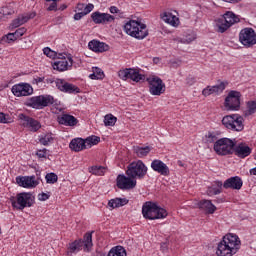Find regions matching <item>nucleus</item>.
Returning <instances> with one entry per match:
<instances>
[{
	"label": "nucleus",
	"mask_w": 256,
	"mask_h": 256,
	"mask_svg": "<svg viewBox=\"0 0 256 256\" xmlns=\"http://www.w3.org/2000/svg\"><path fill=\"white\" fill-rule=\"evenodd\" d=\"M241 249V239L237 234L228 233L223 236L218 243L216 255L217 256H233Z\"/></svg>",
	"instance_id": "obj_1"
},
{
	"label": "nucleus",
	"mask_w": 256,
	"mask_h": 256,
	"mask_svg": "<svg viewBox=\"0 0 256 256\" xmlns=\"http://www.w3.org/2000/svg\"><path fill=\"white\" fill-rule=\"evenodd\" d=\"M84 247V251L90 252L93 247V232H87L83 239H78L68 244L67 255H76Z\"/></svg>",
	"instance_id": "obj_2"
},
{
	"label": "nucleus",
	"mask_w": 256,
	"mask_h": 256,
	"mask_svg": "<svg viewBox=\"0 0 256 256\" xmlns=\"http://www.w3.org/2000/svg\"><path fill=\"white\" fill-rule=\"evenodd\" d=\"M124 31L130 37H135V39H145L149 35L147 31V25L142 24L139 21L129 20L124 25Z\"/></svg>",
	"instance_id": "obj_3"
},
{
	"label": "nucleus",
	"mask_w": 256,
	"mask_h": 256,
	"mask_svg": "<svg viewBox=\"0 0 256 256\" xmlns=\"http://www.w3.org/2000/svg\"><path fill=\"white\" fill-rule=\"evenodd\" d=\"M142 215L144 219H150L151 221H155V219H165L168 213L167 210L161 208V206H158L153 202H146L142 206Z\"/></svg>",
	"instance_id": "obj_4"
},
{
	"label": "nucleus",
	"mask_w": 256,
	"mask_h": 256,
	"mask_svg": "<svg viewBox=\"0 0 256 256\" xmlns=\"http://www.w3.org/2000/svg\"><path fill=\"white\" fill-rule=\"evenodd\" d=\"M10 202L14 209L23 211V209L35 205V196L30 192H21L16 197H11Z\"/></svg>",
	"instance_id": "obj_5"
},
{
	"label": "nucleus",
	"mask_w": 256,
	"mask_h": 256,
	"mask_svg": "<svg viewBox=\"0 0 256 256\" xmlns=\"http://www.w3.org/2000/svg\"><path fill=\"white\" fill-rule=\"evenodd\" d=\"M101 138L99 136H90L86 139L83 138H74L71 140L69 147L75 153H79V151H85V149H91L93 145L99 144Z\"/></svg>",
	"instance_id": "obj_6"
},
{
	"label": "nucleus",
	"mask_w": 256,
	"mask_h": 256,
	"mask_svg": "<svg viewBox=\"0 0 256 256\" xmlns=\"http://www.w3.org/2000/svg\"><path fill=\"white\" fill-rule=\"evenodd\" d=\"M239 16L235 15V13L228 11L226 12L222 18H218L216 20V31L217 33H225L230 27H233L235 23H239Z\"/></svg>",
	"instance_id": "obj_7"
},
{
	"label": "nucleus",
	"mask_w": 256,
	"mask_h": 256,
	"mask_svg": "<svg viewBox=\"0 0 256 256\" xmlns=\"http://www.w3.org/2000/svg\"><path fill=\"white\" fill-rule=\"evenodd\" d=\"M55 103V98L51 95H39L33 96L25 101L26 107H31L32 109H45Z\"/></svg>",
	"instance_id": "obj_8"
},
{
	"label": "nucleus",
	"mask_w": 256,
	"mask_h": 256,
	"mask_svg": "<svg viewBox=\"0 0 256 256\" xmlns=\"http://www.w3.org/2000/svg\"><path fill=\"white\" fill-rule=\"evenodd\" d=\"M237 142L229 138H221L214 143V151L220 156L233 155Z\"/></svg>",
	"instance_id": "obj_9"
},
{
	"label": "nucleus",
	"mask_w": 256,
	"mask_h": 256,
	"mask_svg": "<svg viewBox=\"0 0 256 256\" xmlns=\"http://www.w3.org/2000/svg\"><path fill=\"white\" fill-rule=\"evenodd\" d=\"M148 168L141 160L133 161L127 166L126 175L132 179H145Z\"/></svg>",
	"instance_id": "obj_10"
},
{
	"label": "nucleus",
	"mask_w": 256,
	"mask_h": 256,
	"mask_svg": "<svg viewBox=\"0 0 256 256\" xmlns=\"http://www.w3.org/2000/svg\"><path fill=\"white\" fill-rule=\"evenodd\" d=\"M224 106L227 111H239L241 108V92L230 91L225 98Z\"/></svg>",
	"instance_id": "obj_11"
},
{
	"label": "nucleus",
	"mask_w": 256,
	"mask_h": 256,
	"mask_svg": "<svg viewBox=\"0 0 256 256\" xmlns=\"http://www.w3.org/2000/svg\"><path fill=\"white\" fill-rule=\"evenodd\" d=\"M147 81L149 84V93L151 95L159 97L165 93V84L163 83V80L159 78V76H151L147 78Z\"/></svg>",
	"instance_id": "obj_12"
},
{
	"label": "nucleus",
	"mask_w": 256,
	"mask_h": 256,
	"mask_svg": "<svg viewBox=\"0 0 256 256\" xmlns=\"http://www.w3.org/2000/svg\"><path fill=\"white\" fill-rule=\"evenodd\" d=\"M239 41L244 47H253L256 45V33L253 28H244L240 31Z\"/></svg>",
	"instance_id": "obj_13"
},
{
	"label": "nucleus",
	"mask_w": 256,
	"mask_h": 256,
	"mask_svg": "<svg viewBox=\"0 0 256 256\" xmlns=\"http://www.w3.org/2000/svg\"><path fill=\"white\" fill-rule=\"evenodd\" d=\"M118 76L123 81H127V79H131L135 81V83H139V81L145 80V75L139 74V71L133 68H126L124 70H120L118 72Z\"/></svg>",
	"instance_id": "obj_14"
},
{
	"label": "nucleus",
	"mask_w": 256,
	"mask_h": 256,
	"mask_svg": "<svg viewBox=\"0 0 256 256\" xmlns=\"http://www.w3.org/2000/svg\"><path fill=\"white\" fill-rule=\"evenodd\" d=\"M11 91L15 97H29L33 95V86L29 83H19L12 86Z\"/></svg>",
	"instance_id": "obj_15"
},
{
	"label": "nucleus",
	"mask_w": 256,
	"mask_h": 256,
	"mask_svg": "<svg viewBox=\"0 0 256 256\" xmlns=\"http://www.w3.org/2000/svg\"><path fill=\"white\" fill-rule=\"evenodd\" d=\"M118 189L129 190L137 187V180L130 176L119 174L116 179Z\"/></svg>",
	"instance_id": "obj_16"
},
{
	"label": "nucleus",
	"mask_w": 256,
	"mask_h": 256,
	"mask_svg": "<svg viewBox=\"0 0 256 256\" xmlns=\"http://www.w3.org/2000/svg\"><path fill=\"white\" fill-rule=\"evenodd\" d=\"M56 87L62 93H69L73 95H77V93H81V89H79V87L59 78L56 79Z\"/></svg>",
	"instance_id": "obj_17"
},
{
	"label": "nucleus",
	"mask_w": 256,
	"mask_h": 256,
	"mask_svg": "<svg viewBox=\"0 0 256 256\" xmlns=\"http://www.w3.org/2000/svg\"><path fill=\"white\" fill-rule=\"evenodd\" d=\"M91 19L96 25H107V23H113L115 21V16L96 11L91 14Z\"/></svg>",
	"instance_id": "obj_18"
},
{
	"label": "nucleus",
	"mask_w": 256,
	"mask_h": 256,
	"mask_svg": "<svg viewBox=\"0 0 256 256\" xmlns=\"http://www.w3.org/2000/svg\"><path fill=\"white\" fill-rule=\"evenodd\" d=\"M16 183L24 189H33L39 185V180L35 176H18L16 177Z\"/></svg>",
	"instance_id": "obj_19"
},
{
	"label": "nucleus",
	"mask_w": 256,
	"mask_h": 256,
	"mask_svg": "<svg viewBox=\"0 0 256 256\" xmlns=\"http://www.w3.org/2000/svg\"><path fill=\"white\" fill-rule=\"evenodd\" d=\"M19 119L22 121L23 127H27L30 131L34 133L37 132L38 129H41V123L38 120H35L32 117H29L25 114H19Z\"/></svg>",
	"instance_id": "obj_20"
},
{
	"label": "nucleus",
	"mask_w": 256,
	"mask_h": 256,
	"mask_svg": "<svg viewBox=\"0 0 256 256\" xmlns=\"http://www.w3.org/2000/svg\"><path fill=\"white\" fill-rule=\"evenodd\" d=\"M151 169L156 173L163 175V177H169V166L159 159H155L151 162Z\"/></svg>",
	"instance_id": "obj_21"
},
{
	"label": "nucleus",
	"mask_w": 256,
	"mask_h": 256,
	"mask_svg": "<svg viewBox=\"0 0 256 256\" xmlns=\"http://www.w3.org/2000/svg\"><path fill=\"white\" fill-rule=\"evenodd\" d=\"M227 87V82H220L218 85L214 86H207L206 88L203 89L202 95L204 97H209V95H221L223 91H225V88Z\"/></svg>",
	"instance_id": "obj_22"
},
{
	"label": "nucleus",
	"mask_w": 256,
	"mask_h": 256,
	"mask_svg": "<svg viewBox=\"0 0 256 256\" xmlns=\"http://www.w3.org/2000/svg\"><path fill=\"white\" fill-rule=\"evenodd\" d=\"M88 47L91 51H94V53H105L110 49L107 43L98 40H91L88 43Z\"/></svg>",
	"instance_id": "obj_23"
},
{
	"label": "nucleus",
	"mask_w": 256,
	"mask_h": 256,
	"mask_svg": "<svg viewBox=\"0 0 256 256\" xmlns=\"http://www.w3.org/2000/svg\"><path fill=\"white\" fill-rule=\"evenodd\" d=\"M251 147L245 143L236 144L234 146V153L236 157H239L240 159H245V157H249L251 155Z\"/></svg>",
	"instance_id": "obj_24"
},
{
	"label": "nucleus",
	"mask_w": 256,
	"mask_h": 256,
	"mask_svg": "<svg viewBox=\"0 0 256 256\" xmlns=\"http://www.w3.org/2000/svg\"><path fill=\"white\" fill-rule=\"evenodd\" d=\"M241 187H243V180L239 176L228 178L223 184L224 189H236L239 191Z\"/></svg>",
	"instance_id": "obj_25"
},
{
	"label": "nucleus",
	"mask_w": 256,
	"mask_h": 256,
	"mask_svg": "<svg viewBox=\"0 0 256 256\" xmlns=\"http://www.w3.org/2000/svg\"><path fill=\"white\" fill-rule=\"evenodd\" d=\"M60 125H65L66 127H75L79 121L75 116L69 114H63L60 118H58Z\"/></svg>",
	"instance_id": "obj_26"
},
{
	"label": "nucleus",
	"mask_w": 256,
	"mask_h": 256,
	"mask_svg": "<svg viewBox=\"0 0 256 256\" xmlns=\"http://www.w3.org/2000/svg\"><path fill=\"white\" fill-rule=\"evenodd\" d=\"M199 209H202L203 211H206L209 215H213L215 211H217V207L213 205V202L211 200H201L198 202Z\"/></svg>",
	"instance_id": "obj_27"
},
{
	"label": "nucleus",
	"mask_w": 256,
	"mask_h": 256,
	"mask_svg": "<svg viewBox=\"0 0 256 256\" xmlns=\"http://www.w3.org/2000/svg\"><path fill=\"white\" fill-rule=\"evenodd\" d=\"M237 123L238 127H239V120L235 119V114H232V115H226L223 117L222 119V125H224V127L226 129H229L230 131H233V129H235V124L233 123Z\"/></svg>",
	"instance_id": "obj_28"
},
{
	"label": "nucleus",
	"mask_w": 256,
	"mask_h": 256,
	"mask_svg": "<svg viewBox=\"0 0 256 256\" xmlns=\"http://www.w3.org/2000/svg\"><path fill=\"white\" fill-rule=\"evenodd\" d=\"M127 203H129L127 198H114L108 201V207L110 209H117L119 207H124Z\"/></svg>",
	"instance_id": "obj_29"
},
{
	"label": "nucleus",
	"mask_w": 256,
	"mask_h": 256,
	"mask_svg": "<svg viewBox=\"0 0 256 256\" xmlns=\"http://www.w3.org/2000/svg\"><path fill=\"white\" fill-rule=\"evenodd\" d=\"M162 19L165 21V23L172 25V27H177V25H179V18L169 12H165L162 16Z\"/></svg>",
	"instance_id": "obj_30"
},
{
	"label": "nucleus",
	"mask_w": 256,
	"mask_h": 256,
	"mask_svg": "<svg viewBox=\"0 0 256 256\" xmlns=\"http://www.w3.org/2000/svg\"><path fill=\"white\" fill-rule=\"evenodd\" d=\"M68 67H69V62L67 61L65 56H63L61 60H58L53 64V69H55L56 71H67Z\"/></svg>",
	"instance_id": "obj_31"
},
{
	"label": "nucleus",
	"mask_w": 256,
	"mask_h": 256,
	"mask_svg": "<svg viewBox=\"0 0 256 256\" xmlns=\"http://www.w3.org/2000/svg\"><path fill=\"white\" fill-rule=\"evenodd\" d=\"M134 153H136L137 157L142 159V157H147L149 155V153H151V147L136 146V147H134Z\"/></svg>",
	"instance_id": "obj_32"
},
{
	"label": "nucleus",
	"mask_w": 256,
	"mask_h": 256,
	"mask_svg": "<svg viewBox=\"0 0 256 256\" xmlns=\"http://www.w3.org/2000/svg\"><path fill=\"white\" fill-rule=\"evenodd\" d=\"M107 256H127V250L123 246H115L108 252Z\"/></svg>",
	"instance_id": "obj_33"
},
{
	"label": "nucleus",
	"mask_w": 256,
	"mask_h": 256,
	"mask_svg": "<svg viewBox=\"0 0 256 256\" xmlns=\"http://www.w3.org/2000/svg\"><path fill=\"white\" fill-rule=\"evenodd\" d=\"M89 77L93 80H101L105 79V73L103 70L99 67H93L92 68V73L89 75Z\"/></svg>",
	"instance_id": "obj_34"
},
{
	"label": "nucleus",
	"mask_w": 256,
	"mask_h": 256,
	"mask_svg": "<svg viewBox=\"0 0 256 256\" xmlns=\"http://www.w3.org/2000/svg\"><path fill=\"white\" fill-rule=\"evenodd\" d=\"M234 119L238 120V123L240 125H237V121L233 122V125L235 128H233V131H243V129H245V124H243V122L245 121V119H243V116L239 115V114H234Z\"/></svg>",
	"instance_id": "obj_35"
},
{
	"label": "nucleus",
	"mask_w": 256,
	"mask_h": 256,
	"mask_svg": "<svg viewBox=\"0 0 256 256\" xmlns=\"http://www.w3.org/2000/svg\"><path fill=\"white\" fill-rule=\"evenodd\" d=\"M246 105H247V110L244 112V116L250 117V115H255L256 101H248Z\"/></svg>",
	"instance_id": "obj_36"
},
{
	"label": "nucleus",
	"mask_w": 256,
	"mask_h": 256,
	"mask_svg": "<svg viewBox=\"0 0 256 256\" xmlns=\"http://www.w3.org/2000/svg\"><path fill=\"white\" fill-rule=\"evenodd\" d=\"M53 141V134H44L39 136V143L41 145H44L45 147H47V145H49L50 143H53Z\"/></svg>",
	"instance_id": "obj_37"
},
{
	"label": "nucleus",
	"mask_w": 256,
	"mask_h": 256,
	"mask_svg": "<svg viewBox=\"0 0 256 256\" xmlns=\"http://www.w3.org/2000/svg\"><path fill=\"white\" fill-rule=\"evenodd\" d=\"M195 39H197V36L195 35V33L192 32V33L186 34L183 38H180L178 41L179 43H184L185 45H189V43H193Z\"/></svg>",
	"instance_id": "obj_38"
},
{
	"label": "nucleus",
	"mask_w": 256,
	"mask_h": 256,
	"mask_svg": "<svg viewBox=\"0 0 256 256\" xmlns=\"http://www.w3.org/2000/svg\"><path fill=\"white\" fill-rule=\"evenodd\" d=\"M117 123V117L113 116V114H107L104 117V124L106 127H113Z\"/></svg>",
	"instance_id": "obj_39"
},
{
	"label": "nucleus",
	"mask_w": 256,
	"mask_h": 256,
	"mask_svg": "<svg viewBox=\"0 0 256 256\" xmlns=\"http://www.w3.org/2000/svg\"><path fill=\"white\" fill-rule=\"evenodd\" d=\"M89 173L92 175L102 176L105 175V167L103 166H92L89 168Z\"/></svg>",
	"instance_id": "obj_40"
},
{
	"label": "nucleus",
	"mask_w": 256,
	"mask_h": 256,
	"mask_svg": "<svg viewBox=\"0 0 256 256\" xmlns=\"http://www.w3.org/2000/svg\"><path fill=\"white\" fill-rule=\"evenodd\" d=\"M45 179H46V183H48L49 185H54V183H57V181H59V176L51 172L46 174Z\"/></svg>",
	"instance_id": "obj_41"
},
{
	"label": "nucleus",
	"mask_w": 256,
	"mask_h": 256,
	"mask_svg": "<svg viewBox=\"0 0 256 256\" xmlns=\"http://www.w3.org/2000/svg\"><path fill=\"white\" fill-rule=\"evenodd\" d=\"M17 36L14 33H8L6 36L2 37L0 43L3 45L4 43H11V41H17Z\"/></svg>",
	"instance_id": "obj_42"
},
{
	"label": "nucleus",
	"mask_w": 256,
	"mask_h": 256,
	"mask_svg": "<svg viewBox=\"0 0 256 256\" xmlns=\"http://www.w3.org/2000/svg\"><path fill=\"white\" fill-rule=\"evenodd\" d=\"M36 15L37 14L35 12H31L29 14L21 15L18 17L20 18V21H22V24L25 25V23H27V21H29L30 19H35Z\"/></svg>",
	"instance_id": "obj_43"
},
{
	"label": "nucleus",
	"mask_w": 256,
	"mask_h": 256,
	"mask_svg": "<svg viewBox=\"0 0 256 256\" xmlns=\"http://www.w3.org/2000/svg\"><path fill=\"white\" fill-rule=\"evenodd\" d=\"M43 53L44 55H46V57H49L50 59H55V57H57V52L51 50V48L49 47L44 48Z\"/></svg>",
	"instance_id": "obj_44"
},
{
	"label": "nucleus",
	"mask_w": 256,
	"mask_h": 256,
	"mask_svg": "<svg viewBox=\"0 0 256 256\" xmlns=\"http://www.w3.org/2000/svg\"><path fill=\"white\" fill-rule=\"evenodd\" d=\"M220 193H222V190L217 189L216 187H209L207 190V195H209L210 197L213 195H220Z\"/></svg>",
	"instance_id": "obj_45"
},
{
	"label": "nucleus",
	"mask_w": 256,
	"mask_h": 256,
	"mask_svg": "<svg viewBox=\"0 0 256 256\" xmlns=\"http://www.w3.org/2000/svg\"><path fill=\"white\" fill-rule=\"evenodd\" d=\"M93 9H95V5H93L92 3H89L87 5L84 4V11H82L85 15H89V13H91V11H93Z\"/></svg>",
	"instance_id": "obj_46"
},
{
	"label": "nucleus",
	"mask_w": 256,
	"mask_h": 256,
	"mask_svg": "<svg viewBox=\"0 0 256 256\" xmlns=\"http://www.w3.org/2000/svg\"><path fill=\"white\" fill-rule=\"evenodd\" d=\"M23 25V22L21 21V18L18 16V18L14 19L11 23L12 29H17V27H21Z\"/></svg>",
	"instance_id": "obj_47"
},
{
	"label": "nucleus",
	"mask_w": 256,
	"mask_h": 256,
	"mask_svg": "<svg viewBox=\"0 0 256 256\" xmlns=\"http://www.w3.org/2000/svg\"><path fill=\"white\" fill-rule=\"evenodd\" d=\"M14 33L16 35V38L19 39V37H23L25 33H27V28L25 27L19 28Z\"/></svg>",
	"instance_id": "obj_48"
},
{
	"label": "nucleus",
	"mask_w": 256,
	"mask_h": 256,
	"mask_svg": "<svg viewBox=\"0 0 256 256\" xmlns=\"http://www.w3.org/2000/svg\"><path fill=\"white\" fill-rule=\"evenodd\" d=\"M0 123H4V124L10 123L9 117L3 112H0Z\"/></svg>",
	"instance_id": "obj_49"
},
{
	"label": "nucleus",
	"mask_w": 256,
	"mask_h": 256,
	"mask_svg": "<svg viewBox=\"0 0 256 256\" xmlns=\"http://www.w3.org/2000/svg\"><path fill=\"white\" fill-rule=\"evenodd\" d=\"M37 157H39V159H45L47 158V149H43V150H39L36 153Z\"/></svg>",
	"instance_id": "obj_50"
},
{
	"label": "nucleus",
	"mask_w": 256,
	"mask_h": 256,
	"mask_svg": "<svg viewBox=\"0 0 256 256\" xmlns=\"http://www.w3.org/2000/svg\"><path fill=\"white\" fill-rule=\"evenodd\" d=\"M224 183L222 181H214L212 184V187H215L216 189H219V191H222Z\"/></svg>",
	"instance_id": "obj_51"
},
{
	"label": "nucleus",
	"mask_w": 256,
	"mask_h": 256,
	"mask_svg": "<svg viewBox=\"0 0 256 256\" xmlns=\"http://www.w3.org/2000/svg\"><path fill=\"white\" fill-rule=\"evenodd\" d=\"M196 82L197 80L193 76H188L186 78V83L189 85V87H191L192 85H195Z\"/></svg>",
	"instance_id": "obj_52"
},
{
	"label": "nucleus",
	"mask_w": 256,
	"mask_h": 256,
	"mask_svg": "<svg viewBox=\"0 0 256 256\" xmlns=\"http://www.w3.org/2000/svg\"><path fill=\"white\" fill-rule=\"evenodd\" d=\"M49 197H50V195L45 192L38 194L39 201H47V199H49Z\"/></svg>",
	"instance_id": "obj_53"
},
{
	"label": "nucleus",
	"mask_w": 256,
	"mask_h": 256,
	"mask_svg": "<svg viewBox=\"0 0 256 256\" xmlns=\"http://www.w3.org/2000/svg\"><path fill=\"white\" fill-rule=\"evenodd\" d=\"M160 249L162 253H167V251H169V245L167 244V242L161 243Z\"/></svg>",
	"instance_id": "obj_54"
},
{
	"label": "nucleus",
	"mask_w": 256,
	"mask_h": 256,
	"mask_svg": "<svg viewBox=\"0 0 256 256\" xmlns=\"http://www.w3.org/2000/svg\"><path fill=\"white\" fill-rule=\"evenodd\" d=\"M45 81V77H36L33 79L32 83L34 85H39V83H43Z\"/></svg>",
	"instance_id": "obj_55"
},
{
	"label": "nucleus",
	"mask_w": 256,
	"mask_h": 256,
	"mask_svg": "<svg viewBox=\"0 0 256 256\" xmlns=\"http://www.w3.org/2000/svg\"><path fill=\"white\" fill-rule=\"evenodd\" d=\"M85 17V14L83 12H78L74 15V20L75 21H81Z\"/></svg>",
	"instance_id": "obj_56"
},
{
	"label": "nucleus",
	"mask_w": 256,
	"mask_h": 256,
	"mask_svg": "<svg viewBox=\"0 0 256 256\" xmlns=\"http://www.w3.org/2000/svg\"><path fill=\"white\" fill-rule=\"evenodd\" d=\"M45 81L49 85H55V87H57V79L55 80V78H47Z\"/></svg>",
	"instance_id": "obj_57"
},
{
	"label": "nucleus",
	"mask_w": 256,
	"mask_h": 256,
	"mask_svg": "<svg viewBox=\"0 0 256 256\" xmlns=\"http://www.w3.org/2000/svg\"><path fill=\"white\" fill-rule=\"evenodd\" d=\"M109 11L112 14L119 13V8H117L116 6H111Z\"/></svg>",
	"instance_id": "obj_58"
},
{
	"label": "nucleus",
	"mask_w": 256,
	"mask_h": 256,
	"mask_svg": "<svg viewBox=\"0 0 256 256\" xmlns=\"http://www.w3.org/2000/svg\"><path fill=\"white\" fill-rule=\"evenodd\" d=\"M77 9H78V11H84V9H85V4H83V3H78Z\"/></svg>",
	"instance_id": "obj_59"
},
{
	"label": "nucleus",
	"mask_w": 256,
	"mask_h": 256,
	"mask_svg": "<svg viewBox=\"0 0 256 256\" xmlns=\"http://www.w3.org/2000/svg\"><path fill=\"white\" fill-rule=\"evenodd\" d=\"M92 256H107V255H105V253H103V252H101V251L96 250V252H94V253L92 254Z\"/></svg>",
	"instance_id": "obj_60"
},
{
	"label": "nucleus",
	"mask_w": 256,
	"mask_h": 256,
	"mask_svg": "<svg viewBox=\"0 0 256 256\" xmlns=\"http://www.w3.org/2000/svg\"><path fill=\"white\" fill-rule=\"evenodd\" d=\"M225 1V3H239L241 0H222Z\"/></svg>",
	"instance_id": "obj_61"
},
{
	"label": "nucleus",
	"mask_w": 256,
	"mask_h": 256,
	"mask_svg": "<svg viewBox=\"0 0 256 256\" xmlns=\"http://www.w3.org/2000/svg\"><path fill=\"white\" fill-rule=\"evenodd\" d=\"M65 9H67V5L65 4L61 5L59 8L60 11H65Z\"/></svg>",
	"instance_id": "obj_62"
},
{
	"label": "nucleus",
	"mask_w": 256,
	"mask_h": 256,
	"mask_svg": "<svg viewBox=\"0 0 256 256\" xmlns=\"http://www.w3.org/2000/svg\"><path fill=\"white\" fill-rule=\"evenodd\" d=\"M250 175H256V167L250 169Z\"/></svg>",
	"instance_id": "obj_63"
},
{
	"label": "nucleus",
	"mask_w": 256,
	"mask_h": 256,
	"mask_svg": "<svg viewBox=\"0 0 256 256\" xmlns=\"http://www.w3.org/2000/svg\"><path fill=\"white\" fill-rule=\"evenodd\" d=\"M69 61H70V67H71L73 65V59L69 58Z\"/></svg>",
	"instance_id": "obj_64"
}]
</instances>
